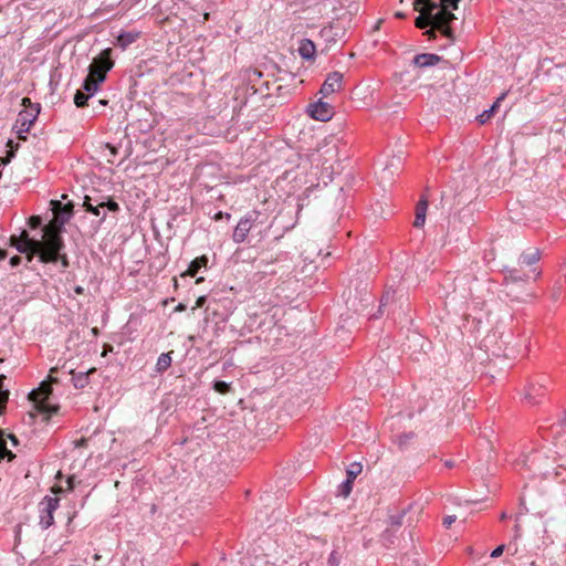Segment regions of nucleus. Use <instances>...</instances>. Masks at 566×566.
<instances>
[{"label":"nucleus","mask_w":566,"mask_h":566,"mask_svg":"<svg viewBox=\"0 0 566 566\" xmlns=\"http://www.w3.org/2000/svg\"><path fill=\"white\" fill-rule=\"evenodd\" d=\"M208 258L206 255H201L192 260L186 271V274L189 276H196L199 270L203 266H207Z\"/></svg>","instance_id":"nucleus-19"},{"label":"nucleus","mask_w":566,"mask_h":566,"mask_svg":"<svg viewBox=\"0 0 566 566\" xmlns=\"http://www.w3.org/2000/svg\"><path fill=\"white\" fill-rule=\"evenodd\" d=\"M60 500L53 496H44L40 502V525L43 530L49 528L54 523L53 513L59 507Z\"/></svg>","instance_id":"nucleus-8"},{"label":"nucleus","mask_w":566,"mask_h":566,"mask_svg":"<svg viewBox=\"0 0 566 566\" xmlns=\"http://www.w3.org/2000/svg\"><path fill=\"white\" fill-rule=\"evenodd\" d=\"M282 256H285V254L282 252L277 253L275 258L272 254L268 255L266 253H262V256L259 262L260 265H268L273 263L274 261H280Z\"/></svg>","instance_id":"nucleus-29"},{"label":"nucleus","mask_w":566,"mask_h":566,"mask_svg":"<svg viewBox=\"0 0 566 566\" xmlns=\"http://www.w3.org/2000/svg\"><path fill=\"white\" fill-rule=\"evenodd\" d=\"M322 33H323V35H325V36H333V35H335V34L333 33V28H332V27L323 29V30H322Z\"/></svg>","instance_id":"nucleus-48"},{"label":"nucleus","mask_w":566,"mask_h":566,"mask_svg":"<svg viewBox=\"0 0 566 566\" xmlns=\"http://www.w3.org/2000/svg\"><path fill=\"white\" fill-rule=\"evenodd\" d=\"M427 209H428V200L424 197H422L416 207V218H415V222H413V226L416 228H421L424 224Z\"/></svg>","instance_id":"nucleus-14"},{"label":"nucleus","mask_w":566,"mask_h":566,"mask_svg":"<svg viewBox=\"0 0 566 566\" xmlns=\"http://www.w3.org/2000/svg\"><path fill=\"white\" fill-rule=\"evenodd\" d=\"M438 29L431 28V29H429V30H427L424 32V35H427L429 40H433V39H436V31Z\"/></svg>","instance_id":"nucleus-44"},{"label":"nucleus","mask_w":566,"mask_h":566,"mask_svg":"<svg viewBox=\"0 0 566 566\" xmlns=\"http://www.w3.org/2000/svg\"><path fill=\"white\" fill-rule=\"evenodd\" d=\"M113 66L112 49L107 48L93 59L88 66V73L92 74V76H97L98 82H104L107 72L111 71Z\"/></svg>","instance_id":"nucleus-7"},{"label":"nucleus","mask_w":566,"mask_h":566,"mask_svg":"<svg viewBox=\"0 0 566 566\" xmlns=\"http://www.w3.org/2000/svg\"><path fill=\"white\" fill-rule=\"evenodd\" d=\"M73 481H74V478H73V476H71V478H69V479H67L69 489H73V488H74V483H73Z\"/></svg>","instance_id":"nucleus-56"},{"label":"nucleus","mask_w":566,"mask_h":566,"mask_svg":"<svg viewBox=\"0 0 566 566\" xmlns=\"http://www.w3.org/2000/svg\"><path fill=\"white\" fill-rule=\"evenodd\" d=\"M6 258H7V252H6V250L0 249V261H1V260H4Z\"/></svg>","instance_id":"nucleus-58"},{"label":"nucleus","mask_w":566,"mask_h":566,"mask_svg":"<svg viewBox=\"0 0 566 566\" xmlns=\"http://www.w3.org/2000/svg\"><path fill=\"white\" fill-rule=\"evenodd\" d=\"M4 379H6V376L4 375H0V389H6L4 385H3Z\"/></svg>","instance_id":"nucleus-57"},{"label":"nucleus","mask_w":566,"mask_h":566,"mask_svg":"<svg viewBox=\"0 0 566 566\" xmlns=\"http://www.w3.org/2000/svg\"><path fill=\"white\" fill-rule=\"evenodd\" d=\"M6 411V405H0V416Z\"/></svg>","instance_id":"nucleus-60"},{"label":"nucleus","mask_w":566,"mask_h":566,"mask_svg":"<svg viewBox=\"0 0 566 566\" xmlns=\"http://www.w3.org/2000/svg\"><path fill=\"white\" fill-rule=\"evenodd\" d=\"M43 231V240H38L30 238L28 231L22 230L20 235H11L10 244L25 254L29 262L38 255L42 263H55L59 250L64 248V241L55 230L46 227Z\"/></svg>","instance_id":"nucleus-2"},{"label":"nucleus","mask_w":566,"mask_h":566,"mask_svg":"<svg viewBox=\"0 0 566 566\" xmlns=\"http://www.w3.org/2000/svg\"><path fill=\"white\" fill-rule=\"evenodd\" d=\"M213 389L219 394H227L230 390V384L223 380H217L213 384Z\"/></svg>","instance_id":"nucleus-31"},{"label":"nucleus","mask_w":566,"mask_h":566,"mask_svg":"<svg viewBox=\"0 0 566 566\" xmlns=\"http://www.w3.org/2000/svg\"><path fill=\"white\" fill-rule=\"evenodd\" d=\"M98 103H99L101 105H106V104H107V101H106V99H101V101H98Z\"/></svg>","instance_id":"nucleus-63"},{"label":"nucleus","mask_w":566,"mask_h":566,"mask_svg":"<svg viewBox=\"0 0 566 566\" xmlns=\"http://www.w3.org/2000/svg\"><path fill=\"white\" fill-rule=\"evenodd\" d=\"M453 285L452 292L446 295V305L451 306L454 311H462L471 302L474 308H482L489 292L483 282L467 273L457 276Z\"/></svg>","instance_id":"nucleus-3"},{"label":"nucleus","mask_w":566,"mask_h":566,"mask_svg":"<svg viewBox=\"0 0 566 566\" xmlns=\"http://www.w3.org/2000/svg\"><path fill=\"white\" fill-rule=\"evenodd\" d=\"M559 294H560L559 289L555 290L554 293H553V298L557 300Z\"/></svg>","instance_id":"nucleus-59"},{"label":"nucleus","mask_w":566,"mask_h":566,"mask_svg":"<svg viewBox=\"0 0 566 566\" xmlns=\"http://www.w3.org/2000/svg\"><path fill=\"white\" fill-rule=\"evenodd\" d=\"M22 259L19 255H14L10 259V265L12 268L18 266L21 263Z\"/></svg>","instance_id":"nucleus-43"},{"label":"nucleus","mask_w":566,"mask_h":566,"mask_svg":"<svg viewBox=\"0 0 566 566\" xmlns=\"http://www.w3.org/2000/svg\"><path fill=\"white\" fill-rule=\"evenodd\" d=\"M103 82L97 81V76H92V74H87V76L83 81L82 88L88 95L93 96V94L98 90L99 84Z\"/></svg>","instance_id":"nucleus-20"},{"label":"nucleus","mask_w":566,"mask_h":566,"mask_svg":"<svg viewBox=\"0 0 566 566\" xmlns=\"http://www.w3.org/2000/svg\"><path fill=\"white\" fill-rule=\"evenodd\" d=\"M308 113L312 118L321 122H327L333 117V107L323 101H317L308 105Z\"/></svg>","instance_id":"nucleus-9"},{"label":"nucleus","mask_w":566,"mask_h":566,"mask_svg":"<svg viewBox=\"0 0 566 566\" xmlns=\"http://www.w3.org/2000/svg\"><path fill=\"white\" fill-rule=\"evenodd\" d=\"M353 481L346 479L342 484L339 485V494L344 497L348 496L353 490Z\"/></svg>","instance_id":"nucleus-30"},{"label":"nucleus","mask_w":566,"mask_h":566,"mask_svg":"<svg viewBox=\"0 0 566 566\" xmlns=\"http://www.w3.org/2000/svg\"><path fill=\"white\" fill-rule=\"evenodd\" d=\"M207 301V297L206 296H199L196 301V306L197 307H202L205 305Z\"/></svg>","instance_id":"nucleus-47"},{"label":"nucleus","mask_w":566,"mask_h":566,"mask_svg":"<svg viewBox=\"0 0 566 566\" xmlns=\"http://www.w3.org/2000/svg\"><path fill=\"white\" fill-rule=\"evenodd\" d=\"M541 250L538 248H530L525 252H523L520 256V264L522 265H533L541 259Z\"/></svg>","instance_id":"nucleus-15"},{"label":"nucleus","mask_w":566,"mask_h":566,"mask_svg":"<svg viewBox=\"0 0 566 566\" xmlns=\"http://www.w3.org/2000/svg\"><path fill=\"white\" fill-rule=\"evenodd\" d=\"M460 0H415L413 8L420 14L415 24L418 29H438L446 38L453 39L450 23L457 19L451 10L458 9Z\"/></svg>","instance_id":"nucleus-1"},{"label":"nucleus","mask_w":566,"mask_h":566,"mask_svg":"<svg viewBox=\"0 0 566 566\" xmlns=\"http://www.w3.org/2000/svg\"><path fill=\"white\" fill-rule=\"evenodd\" d=\"M172 352H169V353H163L158 359H157V363H156V371L157 373H164L165 370H167L170 365H171V354Z\"/></svg>","instance_id":"nucleus-22"},{"label":"nucleus","mask_w":566,"mask_h":566,"mask_svg":"<svg viewBox=\"0 0 566 566\" xmlns=\"http://www.w3.org/2000/svg\"><path fill=\"white\" fill-rule=\"evenodd\" d=\"M413 437V433L405 434L403 437H400V444L405 443L407 439H411Z\"/></svg>","instance_id":"nucleus-52"},{"label":"nucleus","mask_w":566,"mask_h":566,"mask_svg":"<svg viewBox=\"0 0 566 566\" xmlns=\"http://www.w3.org/2000/svg\"><path fill=\"white\" fill-rule=\"evenodd\" d=\"M462 186L455 188L457 196L463 197L465 200L473 196L476 188V178L472 174L461 176Z\"/></svg>","instance_id":"nucleus-11"},{"label":"nucleus","mask_w":566,"mask_h":566,"mask_svg":"<svg viewBox=\"0 0 566 566\" xmlns=\"http://www.w3.org/2000/svg\"><path fill=\"white\" fill-rule=\"evenodd\" d=\"M61 251H62V250H59V252H57V254H56V261H59V260H60L61 265H62L64 269H66V268L70 265V263H69V259H67V255H66V254H62V253H61Z\"/></svg>","instance_id":"nucleus-34"},{"label":"nucleus","mask_w":566,"mask_h":566,"mask_svg":"<svg viewBox=\"0 0 566 566\" xmlns=\"http://www.w3.org/2000/svg\"><path fill=\"white\" fill-rule=\"evenodd\" d=\"M363 465L359 462H353L346 470V475L348 480L353 481L361 473Z\"/></svg>","instance_id":"nucleus-26"},{"label":"nucleus","mask_w":566,"mask_h":566,"mask_svg":"<svg viewBox=\"0 0 566 566\" xmlns=\"http://www.w3.org/2000/svg\"><path fill=\"white\" fill-rule=\"evenodd\" d=\"M74 292L78 295H82V294H84V287L81 285H77L74 287Z\"/></svg>","instance_id":"nucleus-51"},{"label":"nucleus","mask_w":566,"mask_h":566,"mask_svg":"<svg viewBox=\"0 0 566 566\" xmlns=\"http://www.w3.org/2000/svg\"><path fill=\"white\" fill-rule=\"evenodd\" d=\"M223 217H226L227 219H229L231 216L229 213H223V212H218L216 216H214V219L216 220H220L222 219Z\"/></svg>","instance_id":"nucleus-49"},{"label":"nucleus","mask_w":566,"mask_h":566,"mask_svg":"<svg viewBox=\"0 0 566 566\" xmlns=\"http://www.w3.org/2000/svg\"><path fill=\"white\" fill-rule=\"evenodd\" d=\"M505 96H506V93L501 94V96L497 97V99L493 103V105L490 108H488L483 113H481L476 117L479 123H481V124L486 123L493 116L495 108L497 107L500 102L505 98Z\"/></svg>","instance_id":"nucleus-21"},{"label":"nucleus","mask_w":566,"mask_h":566,"mask_svg":"<svg viewBox=\"0 0 566 566\" xmlns=\"http://www.w3.org/2000/svg\"><path fill=\"white\" fill-rule=\"evenodd\" d=\"M454 521H455V515H448L443 518V525L446 527H450Z\"/></svg>","instance_id":"nucleus-41"},{"label":"nucleus","mask_w":566,"mask_h":566,"mask_svg":"<svg viewBox=\"0 0 566 566\" xmlns=\"http://www.w3.org/2000/svg\"><path fill=\"white\" fill-rule=\"evenodd\" d=\"M395 17H396V18H398V19H405V18H406V14H405L403 12H401V11H397V12L395 13Z\"/></svg>","instance_id":"nucleus-55"},{"label":"nucleus","mask_w":566,"mask_h":566,"mask_svg":"<svg viewBox=\"0 0 566 566\" xmlns=\"http://www.w3.org/2000/svg\"><path fill=\"white\" fill-rule=\"evenodd\" d=\"M57 370L56 367H53L50 369V375H49V382L50 384H57L59 382V379L56 377L53 376V374Z\"/></svg>","instance_id":"nucleus-42"},{"label":"nucleus","mask_w":566,"mask_h":566,"mask_svg":"<svg viewBox=\"0 0 566 566\" xmlns=\"http://www.w3.org/2000/svg\"><path fill=\"white\" fill-rule=\"evenodd\" d=\"M9 439L11 440L13 446L18 444V438L14 434H9Z\"/></svg>","instance_id":"nucleus-53"},{"label":"nucleus","mask_w":566,"mask_h":566,"mask_svg":"<svg viewBox=\"0 0 566 566\" xmlns=\"http://www.w3.org/2000/svg\"><path fill=\"white\" fill-rule=\"evenodd\" d=\"M104 203L105 202H101V201H96V203H93L92 202V198L88 197V196H85L84 198V207L86 209V211L95 214V216H101V208H104Z\"/></svg>","instance_id":"nucleus-23"},{"label":"nucleus","mask_w":566,"mask_h":566,"mask_svg":"<svg viewBox=\"0 0 566 566\" xmlns=\"http://www.w3.org/2000/svg\"><path fill=\"white\" fill-rule=\"evenodd\" d=\"M328 566H338L339 565V556L337 552L333 551L328 557Z\"/></svg>","instance_id":"nucleus-33"},{"label":"nucleus","mask_w":566,"mask_h":566,"mask_svg":"<svg viewBox=\"0 0 566 566\" xmlns=\"http://www.w3.org/2000/svg\"><path fill=\"white\" fill-rule=\"evenodd\" d=\"M522 535V530L520 524H516L514 527V539L517 541Z\"/></svg>","instance_id":"nucleus-45"},{"label":"nucleus","mask_w":566,"mask_h":566,"mask_svg":"<svg viewBox=\"0 0 566 566\" xmlns=\"http://www.w3.org/2000/svg\"><path fill=\"white\" fill-rule=\"evenodd\" d=\"M51 394V385L46 381H42L40 386L36 389L31 390L28 396L29 400L34 403L36 411L45 416V420L59 411L57 405H51L49 402Z\"/></svg>","instance_id":"nucleus-5"},{"label":"nucleus","mask_w":566,"mask_h":566,"mask_svg":"<svg viewBox=\"0 0 566 566\" xmlns=\"http://www.w3.org/2000/svg\"><path fill=\"white\" fill-rule=\"evenodd\" d=\"M15 455L7 449V444H6V441L4 439L2 438V431H0V462L4 459V458H8L9 461L12 460Z\"/></svg>","instance_id":"nucleus-27"},{"label":"nucleus","mask_w":566,"mask_h":566,"mask_svg":"<svg viewBox=\"0 0 566 566\" xmlns=\"http://www.w3.org/2000/svg\"><path fill=\"white\" fill-rule=\"evenodd\" d=\"M112 349H113V347L111 345H106L103 355H106V352L112 350Z\"/></svg>","instance_id":"nucleus-61"},{"label":"nucleus","mask_w":566,"mask_h":566,"mask_svg":"<svg viewBox=\"0 0 566 566\" xmlns=\"http://www.w3.org/2000/svg\"><path fill=\"white\" fill-rule=\"evenodd\" d=\"M441 61V56L433 53H421L417 54L412 64L417 67H430L437 65Z\"/></svg>","instance_id":"nucleus-12"},{"label":"nucleus","mask_w":566,"mask_h":566,"mask_svg":"<svg viewBox=\"0 0 566 566\" xmlns=\"http://www.w3.org/2000/svg\"><path fill=\"white\" fill-rule=\"evenodd\" d=\"M409 509H410V506L408 509H403V510L399 511L396 514H390L389 517H388L389 525L391 527L399 528L402 525V520H403V517H405V515H406V513L408 512Z\"/></svg>","instance_id":"nucleus-25"},{"label":"nucleus","mask_w":566,"mask_h":566,"mask_svg":"<svg viewBox=\"0 0 566 566\" xmlns=\"http://www.w3.org/2000/svg\"><path fill=\"white\" fill-rule=\"evenodd\" d=\"M10 391L9 389H0V405H7L9 400Z\"/></svg>","instance_id":"nucleus-36"},{"label":"nucleus","mask_w":566,"mask_h":566,"mask_svg":"<svg viewBox=\"0 0 566 566\" xmlns=\"http://www.w3.org/2000/svg\"><path fill=\"white\" fill-rule=\"evenodd\" d=\"M139 35L140 32L137 31L122 32L117 35L115 45L125 50L127 46L133 44L139 38Z\"/></svg>","instance_id":"nucleus-13"},{"label":"nucleus","mask_w":566,"mask_h":566,"mask_svg":"<svg viewBox=\"0 0 566 566\" xmlns=\"http://www.w3.org/2000/svg\"><path fill=\"white\" fill-rule=\"evenodd\" d=\"M543 396H544V386L543 385H531L527 387L524 397L531 405H536L539 402V398Z\"/></svg>","instance_id":"nucleus-16"},{"label":"nucleus","mask_w":566,"mask_h":566,"mask_svg":"<svg viewBox=\"0 0 566 566\" xmlns=\"http://www.w3.org/2000/svg\"><path fill=\"white\" fill-rule=\"evenodd\" d=\"M500 518H501V520H505V518H507V514H506L505 512H503V513L500 515Z\"/></svg>","instance_id":"nucleus-62"},{"label":"nucleus","mask_w":566,"mask_h":566,"mask_svg":"<svg viewBox=\"0 0 566 566\" xmlns=\"http://www.w3.org/2000/svg\"><path fill=\"white\" fill-rule=\"evenodd\" d=\"M95 368L90 369L88 371H80L74 373L73 370H70V374L72 375V382L73 386L77 389H83L88 384V377L91 373H94Z\"/></svg>","instance_id":"nucleus-17"},{"label":"nucleus","mask_w":566,"mask_h":566,"mask_svg":"<svg viewBox=\"0 0 566 566\" xmlns=\"http://www.w3.org/2000/svg\"><path fill=\"white\" fill-rule=\"evenodd\" d=\"M102 202H105L104 207H107V209L109 211H117L119 209L118 203L111 198H107L106 200H103Z\"/></svg>","instance_id":"nucleus-32"},{"label":"nucleus","mask_w":566,"mask_h":566,"mask_svg":"<svg viewBox=\"0 0 566 566\" xmlns=\"http://www.w3.org/2000/svg\"><path fill=\"white\" fill-rule=\"evenodd\" d=\"M391 536H392V533L389 528H387L382 534L384 539L388 541L389 543H392Z\"/></svg>","instance_id":"nucleus-46"},{"label":"nucleus","mask_w":566,"mask_h":566,"mask_svg":"<svg viewBox=\"0 0 566 566\" xmlns=\"http://www.w3.org/2000/svg\"><path fill=\"white\" fill-rule=\"evenodd\" d=\"M444 465L449 469L453 468L454 467V462L452 460H447L444 461Z\"/></svg>","instance_id":"nucleus-54"},{"label":"nucleus","mask_w":566,"mask_h":566,"mask_svg":"<svg viewBox=\"0 0 566 566\" xmlns=\"http://www.w3.org/2000/svg\"><path fill=\"white\" fill-rule=\"evenodd\" d=\"M395 294H396V291L394 290H387L381 298H380V304H379V308H378V314H382L384 313V308L388 305H391L394 303V300H395Z\"/></svg>","instance_id":"nucleus-24"},{"label":"nucleus","mask_w":566,"mask_h":566,"mask_svg":"<svg viewBox=\"0 0 566 566\" xmlns=\"http://www.w3.org/2000/svg\"><path fill=\"white\" fill-rule=\"evenodd\" d=\"M263 214L260 211L251 210L248 213H245L238 222L237 227L234 228L232 240L235 243H242L247 240L249 232L252 230L253 227H256L258 224H263L264 221L261 220Z\"/></svg>","instance_id":"nucleus-6"},{"label":"nucleus","mask_w":566,"mask_h":566,"mask_svg":"<svg viewBox=\"0 0 566 566\" xmlns=\"http://www.w3.org/2000/svg\"><path fill=\"white\" fill-rule=\"evenodd\" d=\"M298 53L304 60H312L315 55V44L313 41L305 39L301 42Z\"/></svg>","instance_id":"nucleus-18"},{"label":"nucleus","mask_w":566,"mask_h":566,"mask_svg":"<svg viewBox=\"0 0 566 566\" xmlns=\"http://www.w3.org/2000/svg\"><path fill=\"white\" fill-rule=\"evenodd\" d=\"M504 549H505V545H503V544H502V545H499L496 548H494V549L492 551V553H491V557H492V558H497V557H500V556L503 554Z\"/></svg>","instance_id":"nucleus-38"},{"label":"nucleus","mask_w":566,"mask_h":566,"mask_svg":"<svg viewBox=\"0 0 566 566\" xmlns=\"http://www.w3.org/2000/svg\"><path fill=\"white\" fill-rule=\"evenodd\" d=\"M505 548L507 549V552L512 555H516L518 553V547H517V543L515 539H513L512 542H510L507 544V546H505Z\"/></svg>","instance_id":"nucleus-35"},{"label":"nucleus","mask_w":566,"mask_h":566,"mask_svg":"<svg viewBox=\"0 0 566 566\" xmlns=\"http://www.w3.org/2000/svg\"><path fill=\"white\" fill-rule=\"evenodd\" d=\"M12 144H13V142L10 139V140L8 142V146L12 147Z\"/></svg>","instance_id":"nucleus-64"},{"label":"nucleus","mask_w":566,"mask_h":566,"mask_svg":"<svg viewBox=\"0 0 566 566\" xmlns=\"http://www.w3.org/2000/svg\"><path fill=\"white\" fill-rule=\"evenodd\" d=\"M41 218L38 216H33L29 219V224L31 228L35 229L41 226Z\"/></svg>","instance_id":"nucleus-39"},{"label":"nucleus","mask_w":566,"mask_h":566,"mask_svg":"<svg viewBox=\"0 0 566 566\" xmlns=\"http://www.w3.org/2000/svg\"><path fill=\"white\" fill-rule=\"evenodd\" d=\"M21 105L24 107L19 112L13 129L20 139H25L24 133H28L40 114V104H33L29 97H23Z\"/></svg>","instance_id":"nucleus-4"},{"label":"nucleus","mask_w":566,"mask_h":566,"mask_svg":"<svg viewBox=\"0 0 566 566\" xmlns=\"http://www.w3.org/2000/svg\"><path fill=\"white\" fill-rule=\"evenodd\" d=\"M343 84V74L340 72H332L327 75L326 80L324 81L319 93L327 97L328 95L338 92L342 88Z\"/></svg>","instance_id":"nucleus-10"},{"label":"nucleus","mask_w":566,"mask_h":566,"mask_svg":"<svg viewBox=\"0 0 566 566\" xmlns=\"http://www.w3.org/2000/svg\"><path fill=\"white\" fill-rule=\"evenodd\" d=\"M106 147L109 149L112 156H115L117 154L116 147L112 146L111 144H106Z\"/></svg>","instance_id":"nucleus-50"},{"label":"nucleus","mask_w":566,"mask_h":566,"mask_svg":"<svg viewBox=\"0 0 566 566\" xmlns=\"http://www.w3.org/2000/svg\"><path fill=\"white\" fill-rule=\"evenodd\" d=\"M518 271L513 269V270H510L509 271V279L513 280V281H518V280H524L522 276H518L517 275Z\"/></svg>","instance_id":"nucleus-40"},{"label":"nucleus","mask_w":566,"mask_h":566,"mask_svg":"<svg viewBox=\"0 0 566 566\" xmlns=\"http://www.w3.org/2000/svg\"><path fill=\"white\" fill-rule=\"evenodd\" d=\"M403 566H427V565H424L420 558H413V559L408 558Z\"/></svg>","instance_id":"nucleus-37"},{"label":"nucleus","mask_w":566,"mask_h":566,"mask_svg":"<svg viewBox=\"0 0 566 566\" xmlns=\"http://www.w3.org/2000/svg\"><path fill=\"white\" fill-rule=\"evenodd\" d=\"M90 97H91V95L78 90V91H76V93L74 95V104L77 107H84Z\"/></svg>","instance_id":"nucleus-28"}]
</instances>
